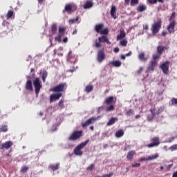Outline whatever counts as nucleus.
<instances>
[{
	"instance_id": "nucleus-1",
	"label": "nucleus",
	"mask_w": 177,
	"mask_h": 177,
	"mask_svg": "<svg viewBox=\"0 0 177 177\" xmlns=\"http://www.w3.org/2000/svg\"><path fill=\"white\" fill-rule=\"evenodd\" d=\"M89 143V139L86 140V141H84V142L80 143V145H78L73 151V153L75 156H81L84 154V152L82 151V149H84V147H85V146H86V145H88Z\"/></svg>"
},
{
	"instance_id": "nucleus-2",
	"label": "nucleus",
	"mask_w": 177,
	"mask_h": 177,
	"mask_svg": "<svg viewBox=\"0 0 177 177\" xmlns=\"http://www.w3.org/2000/svg\"><path fill=\"white\" fill-rule=\"evenodd\" d=\"M98 41H99L95 42V44L93 45L95 48H100L102 46V42L103 44L106 43L108 45H110L111 44V42H110V41L109 40V38L106 35H102L100 37L98 38Z\"/></svg>"
},
{
	"instance_id": "nucleus-3",
	"label": "nucleus",
	"mask_w": 177,
	"mask_h": 177,
	"mask_svg": "<svg viewBox=\"0 0 177 177\" xmlns=\"http://www.w3.org/2000/svg\"><path fill=\"white\" fill-rule=\"evenodd\" d=\"M162 25V21L161 19H158L157 22L154 23L151 26V31L153 35L156 34H158L160 30H161V26Z\"/></svg>"
},
{
	"instance_id": "nucleus-4",
	"label": "nucleus",
	"mask_w": 177,
	"mask_h": 177,
	"mask_svg": "<svg viewBox=\"0 0 177 177\" xmlns=\"http://www.w3.org/2000/svg\"><path fill=\"white\" fill-rule=\"evenodd\" d=\"M67 89V84L62 83L59 84L51 88L53 92H57V93H62V92H64Z\"/></svg>"
},
{
	"instance_id": "nucleus-5",
	"label": "nucleus",
	"mask_w": 177,
	"mask_h": 177,
	"mask_svg": "<svg viewBox=\"0 0 177 177\" xmlns=\"http://www.w3.org/2000/svg\"><path fill=\"white\" fill-rule=\"evenodd\" d=\"M33 85L35 86V94L38 95V93H39V91L42 89V84H41V81L39 80V78L36 77L33 80Z\"/></svg>"
},
{
	"instance_id": "nucleus-6",
	"label": "nucleus",
	"mask_w": 177,
	"mask_h": 177,
	"mask_svg": "<svg viewBox=\"0 0 177 177\" xmlns=\"http://www.w3.org/2000/svg\"><path fill=\"white\" fill-rule=\"evenodd\" d=\"M80 138H82V131H74L68 138V140H78Z\"/></svg>"
},
{
	"instance_id": "nucleus-7",
	"label": "nucleus",
	"mask_w": 177,
	"mask_h": 177,
	"mask_svg": "<svg viewBox=\"0 0 177 177\" xmlns=\"http://www.w3.org/2000/svg\"><path fill=\"white\" fill-rule=\"evenodd\" d=\"M104 60H106V53H104V49L98 50L97 53V61L98 63H103Z\"/></svg>"
},
{
	"instance_id": "nucleus-8",
	"label": "nucleus",
	"mask_w": 177,
	"mask_h": 177,
	"mask_svg": "<svg viewBox=\"0 0 177 177\" xmlns=\"http://www.w3.org/2000/svg\"><path fill=\"white\" fill-rule=\"evenodd\" d=\"M97 120H99V116L98 117L93 116L88 120H87L84 123H82V128H86V127H89V125H91V124H95V122H96Z\"/></svg>"
},
{
	"instance_id": "nucleus-9",
	"label": "nucleus",
	"mask_w": 177,
	"mask_h": 177,
	"mask_svg": "<svg viewBox=\"0 0 177 177\" xmlns=\"http://www.w3.org/2000/svg\"><path fill=\"white\" fill-rule=\"evenodd\" d=\"M151 142H152V143H150L147 145V147H149V149H151V147H156L157 146L160 145V138H158V137H154L152 139H151Z\"/></svg>"
},
{
	"instance_id": "nucleus-10",
	"label": "nucleus",
	"mask_w": 177,
	"mask_h": 177,
	"mask_svg": "<svg viewBox=\"0 0 177 177\" xmlns=\"http://www.w3.org/2000/svg\"><path fill=\"white\" fill-rule=\"evenodd\" d=\"M169 64H171V62L169 61H167L160 65L161 70L166 75L169 73Z\"/></svg>"
},
{
	"instance_id": "nucleus-11",
	"label": "nucleus",
	"mask_w": 177,
	"mask_h": 177,
	"mask_svg": "<svg viewBox=\"0 0 177 177\" xmlns=\"http://www.w3.org/2000/svg\"><path fill=\"white\" fill-rule=\"evenodd\" d=\"M176 26V21H173L169 23L167 26V31L169 34H174L175 32V26Z\"/></svg>"
},
{
	"instance_id": "nucleus-12",
	"label": "nucleus",
	"mask_w": 177,
	"mask_h": 177,
	"mask_svg": "<svg viewBox=\"0 0 177 177\" xmlns=\"http://www.w3.org/2000/svg\"><path fill=\"white\" fill-rule=\"evenodd\" d=\"M62 96H63V93H57L51 95L50 96V103H52V102H55V100H59Z\"/></svg>"
},
{
	"instance_id": "nucleus-13",
	"label": "nucleus",
	"mask_w": 177,
	"mask_h": 177,
	"mask_svg": "<svg viewBox=\"0 0 177 177\" xmlns=\"http://www.w3.org/2000/svg\"><path fill=\"white\" fill-rule=\"evenodd\" d=\"M13 146V142L12 141H6V142L1 144V149H6V150H9L10 147Z\"/></svg>"
},
{
	"instance_id": "nucleus-14",
	"label": "nucleus",
	"mask_w": 177,
	"mask_h": 177,
	"mask_svg": "<svg viewBox=\"0 0 177 177\" xmlns=\"http://www.w3.org/2000/svg\"><path fill=\"white\" fill-rule=\"evenodd\" d=\"M111 16L113 17L115 20L118 19V17H117V8H115V6L113 5L111 8Z\"/></svg>"
},
{
	"instance_id": "nucleus-15",
	"label": "nucleus",
	"mask_w": 177,
	"mask_h": 177,
	"mask_svg": "<svg viewBox=\"0 0 177 177\" xmlns=\"http://www.w3.org/2000/svg\"><path fill=\"white\" fill-rule=\"evenodd\" d=\"M121 64H122V63L120 61L118 60L109 62L108 66H109V67H121Z\"/></svg>"
},
{
	"instance_id": "nucleus-16",
	"label": "nucleus",
	"mask_w": 177,
	"mask_h": 177,
	"mask_svg": "<svg viewBox=\"0 0 177 177\" xmlns=\"http://www.w3.org/2000/svg\"><path fill=\"white\" fill-rule=\"evenodd\" d=\"M66 12H67V13L68 15L73 13V12H74V10H73V4H67L65 6L64 10H63V13H66Z\"/></svg>"
},
{
	"instance_id": "nucleus-17",
	"label": "nucleus",
	"mask_w": 177,
	"mask_h": 177,
	"mask_svg": "<svg viewBox=\"0 0 177 177\" xmlns=\"http://www.w3.org/2000/svg\"><path fill=\"white\" fill-rule=\"evenodd\" d=\"M136 151H135V150H131V151H129L127 155V160H129V161H132V160H133V157L136 156Z\"/></svg>"
},
{
	"instance_id": "nucleus-18",
	"label": "nucleus",
	"mask_w": 177,
	"mask_h": 177,
	"mask_svg": "<svg viewBox=\"0 0 177 177\" xmlns=\"http://www.w3.org/2000/svg\"><path fill=\"white\" fill-rule=\"evenodd\" d=\"M158 62L150 61L149 66L147 68V71H154L155 67L157 66Z\"/></svg>"
},
{
	"instance_id": "nucleus-19",
	"label": "nucleus",
	"mask_w": 177,
	"mask_h": 177,
	"mask_svg": "<svg viewBox=\"0 0 177 177\" xmlns=\"http://www.w3.org/2000/svg\"><path fill=\"white\" fill-rule=\"evenodd\" d=\"M25 88L26 89V91H30L31 92L33 91L32 82L31 80H27L25 86Z\"/></svg>"
},
{
	"instance_id": "nucleus-20",
	"label": "nucleus",
	"mask_w": 177,
	"mask_h": 177,
	"mask_svg": "<svg viewBox=\"0 0 177 177\" xmlns=\"http://www.w3.org/2000/svg\"><path fill=\"white\" fill-rule=\"evenodd\" d=\"M168 49H169V47H167V46H158L157 47V52L158 53V55H162V52L163 50H168Z\"/></svg>"
},
{
	"instance_id": "nucleus-21",
	"label": "nucleus",
	"mask_w": 177,
	"mask_h": 177,
	"mask_svg": "<svg viewBox=\"0 0 177 177\" xmlns=\"http://www.w3.org/2000/svg\"><path fill=\"white\" fill-rule=\"evenodd\" d=\"M103 27H104V25L103 24H99L95 25V30L96 32H98V34H100L102 32V30H103Z\"/></svg>"
},
{
	"instance_id": "nucleus-22",
	"label": "nucleus",
	"mask_w": 177,
	"mask_h": 177,
	"mask_svg": "<svg viewBox=\"0 0 177 177\" xmlns=\"http://www.w3.org/2000/svg\"><path fill=\"white\" fill-rule=\"evenodd\" d=\"M93 6V1L92 0L87 1L84 5V9H91Z\"/></svg>"
},
{
	"instance_id": "nucleus-23",
	"label": "nucleus",
	"mask_w": 177,
	"mask_h": 177,
	"mask_svg": "<svg viewBox=\"0 0 177 177\" xmlns=\"http://www.w3.org/2000/svg\"><path fill=\"white\" fill-rule=\"evenodd\" d=\"M116 121H118V118L115 117V118H111L109 121L107 122V126L110 127L111 125H114Z\"/></svg>"
},
{
	"instance_id": "nucleus-24",
	"label": "nucleus",
	"mask_w": 177,
	"mask_h": 177,
	"mask_svg": "<svg viewBox=\"0 0 177 177\" xmlns=\"http://www.w3.org/2000/svg\"><path fill=\"white\" fill-rule=\"evenodd\" d=\"M127 33L124 32V30H120V35L117 36V40L122 39V38H125Z\"/></svg>"
},
{
	"instance_id": "nucleus-25",
	"label": "nucleus",
	"mask_w": 177,
	"mask_h": 177,
	"mask_svg": "<svg viewBox=\"0 0 177 177\" xmlns=\"http://www.w3.org/2000/svg\"><path fill=\"white\" fill-rule=\"evenodd\" d=\"M66 32V28L65 27H59V35L61 37H64V34Z\"/></svg>"
},
{
	"instance_id": "nucleus-26",
	"label": "nucleus",
	"mask_w": 177,
	"mask_h": 177,
	"mask_svg": "<svg viewBox=\"0 0 177 177\" xmlns=\"http://www.w3.org/2000/svg\"><path fill=\"white\" fill-rule=\"evenodd\" d=\"M124 130L120 129L115 133V136L116 138H122V136L124 135Z\"/></svg>"
},
{
	"instance_id": "nucleus-27",
	"label": "nucleus",
	"mask_w": 177,
	"mask_h": 177,
	"mask_svg": "<svg viewBox=\"0 0 177 177\" xmlns=\"http://www.w3.org/2000/svg\"><path fill=\"white\" fill-rule=\"evenodd\" d=\"M138 57L140 60H142V62H147V57H145V53H141L139 54Z\"/></svg>"
},
{
	"instance_id": "nucleus-28",
	"label": "nucleus",
	"mask_w": 177,
	"mask_h": 177,
	"mask_svg": "<svg viewBox=\"0 0 177 177\" xmlns=\"http://www.w3.org/2000/svg\"><path fill=\"white\" fill-rule=\"evenodd\" d=\"M113 102H114V97L113 96H110L105 100V103L106 104H111V103H113Z\"/></svg>"
},
{
	"instance_id": "nucleus-29",
	"label": "nucleus",
	"mask_w": 177,
	"mask_h": 177,
	"mask_svg": "<svg viewBox=\"0 0 177 177\" xmlns=\"http://www.w3.org/2000/svg\"><path fill=\"white\" fill-rule=\"evenodd\" d=\"M147 9V7H146V6L145 5H140L137 8L138 12H145V10H146Z\"/></svg>"
},
{
	"instance_id": "nucleus-30",
	"label": "nucleus",
	"mask_w": 177,
	"mask_h": 177,
	"mask_svg": "<svg viewBox=\"0 0 177 177\" xmlns=\"http://www.w3.org/2000/svg\"><path fill=\"white\" fill-rule=\"evenodd\" d=\"M60 167V164L57 163L56 165H51L49 166V168L52 169V171H57V169Z\"/></svg>"
},
{
	"instance_id": "nucleus-31",
	"label": "nucleus",
	"mask_w": 177,
	"mask_h": 177,
	"mask_svg": "<svg viewBox=\"0 0 177 177\" xmlns=\"http://www.w3.org/2000/svg\"><path fill=\"white\" fill-rule=\"evenodd\" d=\"M148 2L151 5H154L157 3V2H160V3H164V0H148Z\"/></svg>"
},
{
	"instance_id": "nucleus-32",
	"label": "nucleus",
	"mask_w": 177,
	"mask_h": 177,
	"mask_svg": "<svg viewBox=\"0 0 177 177\" xmlns=\"http://www.w3.org/2000/svg\"><path fill=\"white\" fill-rule=\"evenodd\" d=\"M93 91V86L92 85H88L85 88V92H87V93H89V92H92Z\"/></svg>"
},
{
	"instance_id": "nucleus-33",
	"label": "nucleus",
	"mask_w": 177,
	"mask_h": 177,
	"mask_svg": "<svg viewBox=\"0 0 177 177\" xmlns=\"http://www.w3.org/2000/svg\"><path fill=\"white\" fill-rule=\"evenodd\" d=\"M153 59L151 60L152 62H157V60H158V59H160V57H161V55L160 54H154L152 56Z\"/></svg>"
},
{
	"instance_id": "nucleus-34",
	"label": "nucleus",
	"mask_w": 177,
	"mask_h": 177,
	"mask_svg": "<svg viewBox=\"0 0 177 177\" xmlns=\"http://www.w3.org/2000/svg\"><path fill=\"white\" fill-rule=\"evenodd\" d=\"M51 31L53 34H56V31H57V26L55 24H53L51 26Z\"/></svg>"
},
{
	"instance_id": "nucleus-35",
	"label": "nucleus",
	"mask_w": 177,
	"mask_h": 177,
	"mask_svg": "<svg viewBox=\"0 0 177 177\" xmlns=\"http://www.w3.org/2000/svg\"><path fill=\"white\" fill-rule=\"evenodd\" d=\"M126 115L128 117L133 115V114H135V111L133 109H129L128 111H126L125 113Z\"/></svg>"
},
{
	"instance_id": "nucleus-36",
	"label": "nucleus",
	"mask_w": 177,
	"mask_h": 177,
	"mask_svg": "<svg viewBox=\"0 0 177 177\" xmlns=\"http://www.w3.org/2000/svg\"><path fill=\"white\" fill-rule=\"evenodd\" d=\"M158 153L148 156L149 161H151V160H156L158 158Z\"/></svg>"
},
{
	"instance_id": "nucleus-37",
	"label": "nucleus",
	"mask_w": 177,
	"mask_h": 177,
	"mask_svg": "<svg viewBox=\"0 0 177 177\" xmlns=\"http://www.w3.org/2000/svg\"><path fill=\"white\" fill-rule=\"evenodd\" d=\"M0 132H8V125H3L0 127Z\"/></svg>"
},
{
	"instance_id": "nucleus-38",
	"label": "nucleus",
	"mask_w": 177,
	"mask_h": 177,
	"mask_svg": "<svg viewBox=\"0 0 177 177\" xmlns=\"http://www.w3.org/2000/svg\"><path fill=\"white\" fill-rule=\"evenodd\" d=\"M13 16V11L12 10H8L7 15H6V19L7 20H9V19H11V17Z\"/></svg>"
},
{
	"instance_id": "nucleus-39",
	"label": "nucleus",
	"mask_w": 177,
	"mask_h": 177,
	"mask_svg": "<svg viewBox=\"0 0 177 177\" xmlns=\"http://www.w3.org/2000/svg\"><path fill=\"white\" fill-rule=\"evenodd\" d=\"M80 20V17H77L76 19H72L69 20V23L71 24H74V23H77Z\"/></svg>"
},
{
	"instance_id": "nucleus-40",
	"label": "nucleus",
	"mask_w": 177,
	"mask_h": 177,
	"mask_svg": "<svg viewBox=\"0 0 177 177\" xmlns=\"http://www.w3.org/2000/svg\"><path fill=\"white\" fill-rule=\"evenodd\" d=\"M58 106L60 107V109H63V107H64V100H60L58 103Z\"/></svg>"
},
{
	"instance_id": "nucleus-41",
	"label": "nucleus",
	"mask_w": 177,
	"mask_h": 177,
	"mask_svg": "<svg viewBox=\"0 0 177 177\" xmlns=\"http://www.w3.org/2000/svg\"><path fill=\"white\" fill-rule=\"evenodd\" d=\"M139 3V0H131L130 2L131 6H135Z\"/></svg>"
},
{
	"instance_id": "nucleus-42",
	"label": "nucleus",
	"mask_w": 177,
	"mask_h": 177,
	"mask_svg": "<svg viewBox=\"0 0 177 177\" xmlns=\"http://www.w3.org/2000/svg\"><path fill=\"white\" fill-rule=\"evenodd\" d=\"M27 171H28V167H27V166H24L21 169V172H22V174H26V172H27Z\"/></svg>"
},
{
	"instance_id": "nucleus-43",
	"label": "nucleus",
	"mask_w": 177,
	"mask_h": 177,
	"mask_svg": "<svg viewBox=\"0 0 177 177\" xmlns=\"http://www.w3.org/2000/svg\"><path fill=\"white\" fill-rule=\"evenodd\" d=\"M95 169V164H91L90 166L86 167V171H93Z\"/></svg>"
},
{
	"instance_id": "nucleus-44",
	"label": "nucleus",
	"mask_w": 177,
	"mask_h": 177,
	"mask_svg": "<svg viewBox=\"0 0 177 177\" xmlns=\"http://www.w3.org/2000/svg\"><path fill=\"white\" fill-rule=\"evenodd\" d=\"M100 34H101L102 35H103V34H104L105 35H107V34H109V29L107 28H104L100 32Z\"/></svg>"
},
{
	"instance_id": "nucleus-45",
	"label": "nucleus",
	"mask_w": 177,
	"mask_h": 177,
	"mask_svg": "<svg viewBox=\"0 0 177 177\" xmlns=\"http://www.w3.org/2000/svg\"><path fill=\"white\" fill-rule=\"evenodd\" d=\"M169 150H171V151H175V150H177V144L174 145L169 147Z\"/></svg>"
},
{
	"instance_id": "nucleus-46",
	"label": "nucleus",
	"mask_w": 177,
	"mask_h": 177,
	"mask_svg": "<svg viewBox=\"0 0 177 177\" xmlns=\"http://www.w3.org/2000/svg\"><path fill=\"white\" fill-rule=\"evenodd\" d=\"M120 45L122 46H127L128 45V41L125 39L120 41Z\"/></svg>"
},
{
	"instance_id": "nucleus-47",
	"label": "nucleus",
	"mask_w": 177,
	"mask_h": 177,
	"mask_svg": "<svg viewBox=\"0 0 177 177\" xmlns=\"http://www.w3.org/2000/svg\"><path fill=\"white\" fill-rule=\"evenodd\" d=\"M177 105V98L173 97L171 99V106H176Z\"/></svg>"
},
{
	"instance_id": "nucleus-48",
	"label": "nucleus",
	"mask_w": 177,
	"mask_h": 177,
	"mask_svg": "<svg viewBox=\"0 0 177 177\" xmlns=\"http://www.w3.org/2000/svg\"><path fill=\"white\" fill-rule=\"evenodd\" d=\"M176 137H171V138H169L167 140L165 141L166 143H172Z\"/></svg>"
},
{
	"instance_id": "nucleus-49",
	"label": "nucleus",
	"mask_w": 177,
	"mask_h": 177,
	"mask_svg": "<svg viewBox=\"0 0 177 177\" xmlns=\"http://www.w3.org/2000/svg\"><path fill=\"white\" fill-rule=\"evenodd\" d=\"M115 109L114 105H110L109 107L106 108V111H113Z\"/></svg>"
},
{
	"instance_id": "nucleus-50",
	"label": "nucleus",
	"mask_w": 177,
	"mask_h": 177,
	"mask_svg": "<svg viewBox=\"0 0 177 177\" xmlns=\"http://www.w3.org/2000/svg\"><path fill=\"white\" fill-rule=\"evenodd\" d=\"M153 118H154V114L148 115L147 116L148 121H153Z\"/></svg>"
},
{
	"instance_id": "nucleus-51",
	"label": "nucleus",
	"mask_w": 177,
	"mask_h": 177,
	"mask_svg": "<svg viewBox=\"0 0 177 177\" xmlns=\"http://www.w3.org/2000/svg\"><path fill=\"white\" fill-rule=\"evenodd\" d=\"M175 15H176V12H174L171 14V17H169V21H172V20H174V19H175Z\"/></svg>"
},
{
	"instance_id": "nucleus-52",
	"label": "nucleus",
	"mask_w": 177,
	"mask_h": 177,
	"mask_svg": "<svg viewBox=\"0 0 177 177\" xmlns=\"http://www.w3.org/2000/svg\"><path fill=\"white\" fill-rule=\"evenodd\" d=\"M113 175H114V173H113V171H111L108 174L102 175V177H111V176H113Z\"/></svg>"
},
{
	"instance_id": "nucleus-53",
	"label": "nucleus",
	"mask_w": 177,
	"mask_h": 177,
	"mask_svg": "<svg viewBox=\"0 0 177 177\" xmlns=\"http://www.w3.org/2000/svg\"><path fill=\"white\" fill-rule=\"evenodd\" d=\"M132 168H138L140 167V163H133L131 165Z\"/></svg>"
},
{
	"instance_id": "nucleus-54",
	"label": "nucleus",
	"mask_w": 177,
	"mask_h": 177,
	"mask_svg": "<svg viewBox=\"0 0 177 177\" xmlns=\"http://www.w3.org/2000/svg\"><path fill=\"white\" fill-rule=\"evenodd\" d=\"M55 41L60 42V41H62V36H59V35H58L57 37H55Z\"/></svg>"
},
{
	"instance_id": "nucleus-55",
	"label": "nucleus",
	"mask_w": 177,
	"mask_h": 177,
	"mask_svg": "<svg viewBox=\"0 0 177 177\" xmlns=\"http://www.w3.org/2000/svg\"><path fill=\"white\" fill-rule=\"evenodd\" d=\"M140 161H149V157L148 158L143 157L140 158Z\"/></svg>"
},
{
	"instance_id": "nucleus-56",
	"label": "nucleus",
	"mask_w": 177,
	"mask_h": 177,
	"mask_svg": "<svg viewBox=\"0 0 177 177\" xmlns=\"http://www.w3.org/2000/svg\"><path fill=\"white\" fill-rule=\"evenodd\" d=\"M2 26H3V27H6V26H7V27H8L9 26V23H8L7 21L4 20L2 23Z\"/></svg>"
},
{
	"instance_id": "nucleus-57",
	"label": "nucleus",
	"mask_w": 177,
	"mask_h": 177,
	"mask_svg": "<svg viewBox=\"0 0 177 177\" xmlns=\"http://www.w3.org/2000/svg\"><path fill=\"white\" fill-rule=\"evenodd\" d=\"M143 71V68L140 67L139 69L137 71V74H140Z\"/></svg>"
},
{
	"instance_id": "nucleus-58",
	"label": "nucleus",
	"mask_w": 177,
	"mask_h": 177,
	"mask_svg": "<svg viewBox=\"0 0 177 177\" xmlns=\"http://www.w3.org/2000/svg\"><path fill=\"white\" fill-rule=\"evenodd\" d=\"M172 167H174V164L169 165L167 167V171H169V169H171V168H172Z\"/></svg>"
},
{
	"instance_id": "nucleus-59",
	"label": "nucleus",
	"mask_w": 177,
	"mask_h": 177,
	"mask_svg": "<svg viewBox=\"0 0 177 177\" xmlns=\"http://www.w3.org/2000/svg\"><path fill=\"white\" fill-rule=\"evenodd\" d=\"M113 52H115V53H118V52H120V48L116 47L114 48Z\"/></svg>"
},
{
	"instance_id": "nucleus-60",
	"label": "nucleus",
	"mask_w": 177,
	"mask_h": 177,
	"mask_svg": "<svg viewBox=\"0 0 177 177\" xmlns=\"http://www.w3.org/2000/svg\"><path fill=\"white\" fill-rule=\"evenodd\" d=\"M78 32V29H75L73 31V35H75V34H77Z\"/></svg>"
},
{
	"instance_id": "nucleus-61",
	"label": "nucleus",
	"mask_w": 177,
	"mask_h": 177,
	"mask_svg": "<svg viewBox=\"0 0 177 177\" xmlns=\"http://www.w3.org/2000/svg\"><path fill=\"white\" fill-rule=\"evenodd\" d=\"M68 41V38H67V37H64L63 39V42H64V44L67 43Z\"/></svg>"
},
{
	"instance_id": "nucleus-62",
	"label": "nucleus",
	"mask_w": 177,
	"mask_h": 177,
	"mask_svg": "<svg viewBox=\"0 0 177 177\" xmlns=\"http://www.w3.org/2000/svg\"><path fill=\"white\" fill-rule=\"evenodd\" d=\"M127 57H129L132 55V51H129L128 53L125 54Z\"/></svg>"
},
{
	"instance_id": "nucleus-63",
	"label": "nucleus",
	"mask_w": 177,
	"mask_h": 177,
	"mask_svg": "<svg viewBox=\"0 0 177 177\" xmlns=\"http://www.w3.org/2000/svg\"><path fill=\"white\" fill-rule=\"evenodd\" d=\"M144 30H149V25L148 24H146L144 27H143Z\"/></svg>"
},
{
	"instance_id": "nucleus-64",
	"label": "nucleus",
	"mask_w": 177,
	"mask_h": 177,
	"mask_svg": "<svg viewBox=\"0 0 177 177\" xmlns=\"http://www.w3.org/2000/svg\"><path fill=\"white\" fill-rule=\"evenodd\" d=\"M172 177H177V171L173 174Z\"/></svg>"
}]
</instances>
